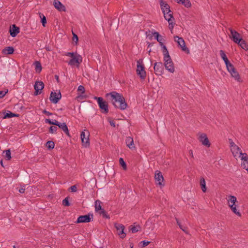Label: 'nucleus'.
<instances>
[{"label":"nucleus","instance_id":"51","mask_svg":"<svg viewBox=\"0 0 248 248\" xmlns=\"http://www.w3.org/2000/svg\"><path fill=\"white\" fill-rule=\"evenodd\" d=\"M45 121V123L46 124H53V121L51 120L50 119H46Z\"/></svg>","mask_w":248,"mask_h":248},{"label":"nucleus","instance_id":"18","mask_svg":"<svg viewBox=\"0 0 248 248\" xmlns=\"http://www.w3.org/2000/svg\"><path fill=\"white\" fill-rule=\"evenodd\" d=\"M53 5L54 7L60 12L66 11V8L59 0H54Z\"/></svg>","mask_w":248,"mask_h":248},{"label":"nucleus","instance_id":"47","mask_svg":"<svg viewBox=\"0 0 248 248\" xmlns=\"http://www.w3.org/2000/svg\"><path fill=\"white\" fill-rule=\"evenodd\" d=\"M241 166L243 169H245L247 171H248V164L247 165L246 164L244 165V162H242Z\"/></svg>","mask_w":248,"mask_h":248},{"label":"nucleus","instance_id":"23","mask_svg":"<svg viewBox=\"0 0 248 248\" xmlns=\"http://www.w3.org/2000/svg\"><path fill=\"white\" fill-rule=\"evenodd\" d=\"M219 54H220V56L221 58L222 59V60L224 61V62H225L226 66H227L228 65L230 64V63H231L230 62V61H229V60L228 59V58L223 50H220L219 51Z\"/></svg>","mask_w":248,"mask_h":248},{"label":"nucleus","instance_id":"27","mask_svg":"<svg viewBox=\"0 0 248 248\" xmlns=\"http://www.w3.org/2000/svg\"><path fill=\"white\" fill-rule=\"evenodd\" d=\"M178 3L184 5L186 7H190L191 5L189 0H175Z\"/></svg>","mask_w":248,"mask_h":248},{"label":"nucleus","instance_id":"24","mask_svg":"<svg viewBox=\"0 0 248 248\" xmlns=\"http://www.w3.org/2000/svg\"><path fill=\"white\" fill-rule=\"evenodd\" d=\"M19 116V114L14 113L11 112L10 111L8 110V111H7V112H6L4 113V115L3 118V119L10 118L14 117H18Z\"/></svg>","mask_w":248,"mask_h":248},{"label":"nucleus","instance_id":"26","mask_svg":"<svg viewBox=\"0 0 248 248\" xmlns=\"http://www.w3.org/2000/svg\"><path fill=\"white\" fill-rule=\"evenodd\" d=\"M231 151L234 157H236L237 155H240L241 149L237 146H233V148H231Z\"/></svg>","mask_w":248,"mask_h":248},{"label":"nucleus","instance_id":"48","mask_svg":"<svg viewBox=\"0 0 248 248\" xmlns=\"http://www.w3.org/2000/svg\"><path fill=\"white\" fill-rule=\"evenodd\" d=\"M66 56L71 57L72 58L76 56L74 52H67L66 54Z\"/></svg>","mask_w":248,"mask_h":248},{"label":"nucleus","instance_id":"40","mask_svg":"<svg viewBox=\"0 0 248 248\" xmlns=\"http://www.w3.org/2000/svg\"><path fill=\"white\" fill-rule=\"evenodd\" d=\"M57 127L55 126H51L49 129L50 133H56L57 130Z\"/></svg>","mask_w":248,"mask_h":248},{"label":"nucleus","instance_id":"7","mask_svg":"<svg viewBox=\"0 0 248 248\" xmlns=\"http://www.w3.org/2000/svg\"><path fill=\"white\" fill-rule=\"evenodd\" d=\"M93 219V216L92 214H88L87 215L80 216L78 217L77 221L76 223H88L92 221Z\"/></svg>","mask_w":248,"mask_h":248},{"label":"nucleus","instance_id":"25","mask_svg":"<svg viewBox=\"0 0 248 248\" xmlns=\"http://www.w3.org/2000/svg\"><path fill=\"white\" fill-rule=\"evenodd\" d=\"M227 201L229 206L231 205L233 206L235 205V203L237 202V199L235 196L230 195L228 197Z\"/></svg>","mask_w":248,"mask_h":248},{"label":"nucleus","instance_id":"36","mask_svg":"<svg viewBox=\"0 0 248 248\" xmlns=\"http://www.w3.org/2000/svg\"><path fill=\"white\" fill-rule=\"evenodd\" d=\"M46 146L48 149L51 150L54 148L55 143L52 141H48L46 143Z\"/></svg>","mask_w":248,"mask_h":248},{"label":"nucleus","instance_id":"35","mask_svg":"<svg viewBox=\"0 0 248 248\" xmlns=\"http://www.w3.org/2000/svg\"><path fill=\"white\" fill-rule=\"evenodd\" d=\"M232 211L236 215H238V216H241V214L237 210V209H236V205H233L232 206V205H230L229 206Z\"/></svg>","mask_w":248,"mask_h":248},{"label":"nucleus","instance_id":"58","mask_svg":"<svg viewBox=\"0 0 248 248\" xmlns=\"http://www.w3.org/2000/svg\"><path fill=\"white\" fill-rule=\"evenodd\" d=\"M147 38H148L149 39L151 40V39H152V37H153V36H150V35L149 34V35H147Z\"/></svg>","mask_w":248,"mask_h":248},{"label":"nucleus","instance_id":"12","mask_svg":"<svg viewBox=\"0 0 248 248\" xmlns=\"http://www.w3.org/2000/svg\"><path fill=\"white\" fill-rule=\"evenodd\" d=\"M156 181L157 184L162 188L165 185L164 177L162 173L159 170H156Z\"/></svg>","mask_w":248,"mask_h":248},{"label":"nucleus","instance_id":"20","mask_svg":"<svg viewBox=\"0 0 248 248\" xmlns=\"http://www.w3.org/2000/svg\"><path fill=\"white\" fill-rule=\"evenodd\" d=\"M125 143L126 146L130 149H135V147L134 144V141L133 138L130 137H126L125 140Z\"/></svg>","mask_w":248,"mask_h":248},{"label":"nucleus","instance_id":"10","mask_svg":"<svg viewBox=\"0 0 248 248\" xmlns=\"http://www.w3.org/2000/svg\"><path fill=\"white\" fill-rule=\"evenodd\" d=\"M114 227L117 231V234L121 238H124L126 236V233L124 232L125 227L124 225L118 223L114 224Z\"/></svg>","mask_w":248,"mask_h":248},{"label":"nucleus","instance_id":"63","mask_svg":"<svg viewBox=\"0 0 248 248\" xmlns=\"http://www.w3.org/2000/svg\"><path fill=\"white\" fill-rule=\"evenodd\" d=\"M0 164H1V166H3V163H2V160H1V161H0Z\"/></svg>","mask_w":248,"mask_h":248},{"label":"nucleus","instance_id":"41","mask_svg":"<svg viewBox=\"0 0 248 248\" xmlns=\"http://www.w3.org/2000/svg\"><path fill=\"white\" fill-rule=\"evenodd\" d=\"M85 88H84V87L83 86L79 85L78 87V91L80 92V93L81 94L84 93H85Z\"/></svg>","mask_w":248,"mask_h":248},{"label":"nucleus","instance_id":"4","mask_svg":"<svg viewBox=\"0 0 248 248\" xmlns=\"http://www.w3.org/2000/svg\"><path fill=\"white\" fill-rule=\"evenodd\" d=\"M137 74L139 76L141 79H144L146 77V73L145 71V68L142 59H139L137 61Z\"/></svg>","mask_w":248,"mask_h":248},{"label":"nucleus","instance_id":"33","mask_svg":"<svg viewBox=\"0 0 248 248\" xmlns=\"http://www.w3.org/2000/svg\"><path fill=\"white\" fill-rule=\"evenodd\" d=\"M39 16L41 19V22L43 27H45L46 24V19L45 16L41 13H39Z\"/></svg>","mask_w":248,"mask_h":248},{"label":"nucleus","instance_id":"55","mask_svg":"<svg viewBox=\"0 0 248 248\" xmlns=\"http://www.w3.org/2000/svg\"><path fill=\"white\" fill-rule=\"evenodd\" d=\"M189 154L192 157H193V152L191 150L189 151Z\"/></svg>","mask_w":248,"mask_h":248},{"label":"nucleus","instance_id":"9","mask_svg":"<svg viewBox=\"0 0 248 248\" xmlns=\"http://www.w3.org/2000/svg\"><path fill=\"white\" fill-rule=\"evenodd\" d=\"M230 31L231 35H230V37L232 39V40L235 42V43H239L240 41L242 39L241 37L240 34L238 33L237 31L233 30L232 28L229 29Z\"/></svg>","mask_w":248,"mask_h":248},{"label":"nucleus","instance_id":"39","mask_svg":"<svg viewBox=\"0 0 248 248\" xmlns=\"http://www.w3.org/2000/svg\"><path fill=\"white\" fill-rule=\"evenodd\" d=\"M150 243L149 241H142L140 243V247L141 248H144Z\"/></svg>","mask_w":248,"mask_h":248},{"label":"nucleus","instance_id":"29","mask_svg":"<svg viewBox=\"0 0 248 248\" xmlns=\"http://www.w3.org/2000/svg\"><path fill=\"white\" fill-rule=\"evenodd\" d=\"M140 226L139 225L137 226L130 225L129 226L130 231L133 233L138 232L140 230Z\"/></svg>","mask_w":248,"mask_h":248},{"label":"nucleus","instance_id":"49","mask_svg":"<svg viewBox=\"0 0 248 248\" xmlns=\"http://www.w3.org/2000/svg\"><path fill=\"white\" fill-rule=\"evenodd\" d=\"M110 124L113 126V127H115V122L113 121V120H110L109 119L108 120Z\"/></svg>","mask_w":248,"mask_h":248},{"label":"nucleus","instance_id":"5","mask_svg":"<svg viewBox=\"0 0 248 248\" xmlns=\"http://www.w3.org/2000/svg\"><path fill=\"white\" fill-rule=\"evenodd\" d=\"M94 100H97L98 105L102 112L107 114L108 112V103L104 101L103 99L101 97L94 96Z\"/></svg>","mask_w":248,"mask_h":248},{"label":"nucleus","instance_id":"64","mask_svg":"<svg viewBox=\"0 0 248 248\" xmlns=\"http://www.w3.org/2000/svg\"><path fill=\"white\" fill-rule=\"evenodd\" d=\"M152 33H153V35H154V36L155 35V32H153Z\"/></svg>","mask_w":248,"mask_h":248},{"label":"nucleus","instance_id":"50","mask_svg":"<svg viewBox=\"0 0 248 248\" xmlns=\"http://www.w3.org/2000/svg\"><path fill=\"white\" fill-rule=\"evenodd\" d=\"M43 113L47 116H50V115H51L52 114V113L49 112V111H46V109L44 110L43 111Z\"/></svg>","mask_w":248,"mask_h":248},{"label":"nucleus","instance_id":"8","mask_svg":"<svg viewBox=\"0 0 248 248\" xmlns=\"http://www.w3.org/2000/svg\"><path fill=\"white\" fill-rule=\"evenodd\" d=\"M89 136L90 133L89 131L86 129H84V130L81 133L80 138L82 143L85 147H88L90 145Z\"/></svg>","mask_w":248,"mask_h":248},{"label":"nucleus","instance_id":"15","mask_svg":"<svg viewBox=\"0 0 248 248\" xmlns=\"http://www.w3.org/2000/svg\"><path fill=\"white\" fill-rule=\"evenodd\" d=\"M156 40L159 42L160 46H161V50L163 53H164V48H167L166 46L164 45V43L165 41V37L159 34L158 32H156Z\"/></svg>","mask_w":248,"mask_h":248},{"label":"nucleus","instance_id":"6","mask_svg":"<svg viewBox=\"0 0 248 248\" xmlns=\"http://www.w3.org/2000/svg\"><path fill=\"white\" fill-rule=\"evenodd\" d=\"M228 71L230 73L232 77L234 78L235 80L239 82H241L240 75L237 71L236 69L234 67L232 63L226 66Z\"/></svg>","mask_w":248,"mask_h":248},{"label":"nucleus","instance_id":"13","mask_svg":"<svg viewBox=\"0 0 248 248\" xmlns=\"http://www.w3.org/2000/svg\"><path fill=\"white\" fill-rule=\"evenodd\" d=\"M44 87V84L42 81H36L34 85L35 92L34 93L35 95H37L41 93V91Z\"/></svg>","mask_w":248,"mask_h":248},{"label":"nucleus","instance_id":"44","mask_svg":"<svg viewBox=\"0 0 248 248\" xmlns=\"http://www.w3.org/2000/svg\"><path fill=\"white\" fill-rule=\"evenodd\" d=\"M72 40L74 42H76V43H77V42L78 41V37L77 36V35H76V34H75L73 32V38H72Z\"/></svg>","mask_w":248,"mask_h":248},{"label":"nucleus","instance_id":"38","mask_svg":"<svg viewBox=\"0 0 248 248\" xmlns=\"http://www.w3.org/2000/svg\"><path fill=\"white\" fill-rule=\"evenodd\" d=\"M119 163L120 165L122 166L123 169L125 170L126 169V165L123 158H120L119 159Z\"/></svg>","mask_w":248,"mask_h":248},{"label":"nucleus","instance_id":"45","mask_svg":"<svg viewBox=\"0 0 248 248\" xmlns=\"http://www.w3.org/2000/svg\"><path fill=\"white\" fill-rule=\"evenodd\" d=\"M70 188L71 189V191L72 192H75L77 190V187L76 185H74V186H71L70 187Z\"/></svg>","mask_w":248,"mask_h":248},{"label":"nucleus","instance_id":"56","mask_svg":"<svg viewBox=\"0 0 248 248\" xmlns=\"http://www.w3.org/2000/svg\"><path fill=\"white\" fill-rule=\"evenodd\" d=\"M180 228L185 232H186V228L183 227L182 225H180Z\"/></svg>","mask_w":248,"mask_h":248},{"label":"nucleus","instance_id":"57","mask_svg":"<svg viewBox=\"0 0 248 248\" xmlns=\"http://www.w3.org/2000/svg\"><path fill=\"white\" fill-rule=\"evenodd\" d=\"M176 220L177 224L179 226V227H180V225H182L181 224L179 220L177 218H176Z\"/></svg>","mask_w":248,"mask_h":248},{"label":"nucleus","instance_id":"30","mask_svg":"<svg viewBox=\"0 0 248 248\" xmlns=\"http://www.w3.org/2000/svg\"><path fill=\"white\" fill-rule=\"evenodd\" d=\"M237 44H238L241 47V48H242L244 50H248V45L247 43L246 42V41H244V40L241 39L240 41V42L237 43Z\"/></svg>","mask_w":248,"mask_h":248},{"label":"nucleus","instance_id":"28","mask_svg":"<svg viewBox=\"0 0 248 248\" xmlns=\"http://www.w3.org/2000/svg\"><path fill=\"white\" fill-rule=\"evenodd\" d=\"M200 186H201L202 191L203 192H205L206 191L207 188L206 186L205 181L203 177H202L200 179Z\"/></svg>","mask_w":248,"mask_h":248},{"label":"nucleus","instance_id":"32","mask_svg":"<svg viewBox=\"0 0 248 248\" xmlns=\"http://www.w3.org/2000/svg\"><path fill=\"white\" fill-rule=\"evenodd\" d=\"M35 69L36 72L40 73L42 70V66L41 63L38 61L34 62Z\"/></svg>","mask_w":248,"mask_h":248},{"label":"nucleus","instance_id":"16","mask_svg":"<svg viewBox=\"0 0 248 248\" xmlns=\"http://www.w3.org/2000/svg\"><path fill=\"white\" fill-rule=\"evenodd\" d=\"M82 62V57L80 55L76 56L71 59L68 62V64L70 65H75L76 64H77V66Z\"/></svg>","mask_w":248,"mask_h":248},{"label":"nucleus","instance_id":"2","mask_svg":"<svg viewBox=\"0 0 248 248\" xmlns=\"http://www.w3.org/2000/svg\"><path fill=\"white\" fill-rule=\"evenodd\" d=\"M160 6L164 17L169 23V28L172 31L175 24V19L173 16V13L170 10V5L163 0H159Z\"/></svg>","mask_w":248,"mask_h":248},{"label":"nucleus","instance_id":"37","mask_svg":"<svg viewBox=\"0 0 248 248\" xmlns=\"http://www.w3.org/2000/svg\"><path fill=\"white\" fill-rule=\"evenodd\" d=\"M3 153H5V157L7 160H10L11 158V151L10 149L6 150L3 152Z\"/></svg>","mask_w":248,"mask_h":248},{"label":"nucleus","instance_id":"42","mask_svg":"<svg viewBox=\"0 0 248 248\" xmlns=\"http://www.w3.org/2000/svg\"><path fill=\"white\" fill-rule=\"evenodd\" d=\"M62 204L64 206H69L70 205V203L69 202L68 197L65 198L63 201H62Z\"/></svg>","mask_w":248,"mask_h":248},{"label":"nucleus","instance_id":"52","mask_svg":"<svg viewBox=\"0 0 248 248\" xmlns=\"http://www.w3.org/2000/svg\"><path fill=\"white\" fill-rule=\"evenodd\" d=\"M61 123L59 122L58 121L55 120L54 121H53V124L52 125H54L56 126H58Z\"/></svg>","mask_w":248,"mask_h":248},{"label":"nucleus","instance_id":"22","mask_svg":"<svg viewBox=\"0 0 248 248\" xmlns=\"http://www.w3.org/2000/svg\"><path fill=\"white\" fill-rule=\"evenodd\" d=\"M14 48L12 46H7L2 50V53L4 55H10L14 53Z\"/></svg>","mask_w":248,"mask_h":248},{"label":"nucleus","instance_id":"11","mask_svg":"<svg viewBox=\"0 0 248 248\" xmlns=\"http://www.w3.org/2000/svg\"><path fill=\"white\" fill-rule=\"evenodd\" d=\"M174 39L175 41H176L181 46L183 51L186 52L187 54L189 53V50L186 46L185 41L182 37L176 36L174 37Z\"/></svg>","mask_w":248,"mask_h":248},{"label":"nucleus","instance_id":"14","mask_svg":"<svg viewBox=\"0 0 248 248\" xmlns=\"http://www.w3.org/2000/svg\"><path fill=\"white\" fill-rule=\"evenodd\" d=\"M62 95L60 92L58 93L52 92L49 97L50 100L54 104L57 103L61 98Z\"/></svg>","mask_w":248,"mask_h":248},{"label":"nucleus","instance_id":"53","mask_svg":"<svg viewBox=\"0 0 248 248\" xmlns=\"http://www.w3.org/2000/svg\"><path fill=\"white\" fill-rule=\"evenodd\" d=\"M25 191V188L24 187H22L19 190V192L21 193H24Z\"/></svg>","mask_w":248,"mask_h":248},{"label":"nucleus","instance_id":"62","mask_svg":"<svg viewBox=\"0 0 248 248\" xmlns=\"http://www.w3.org/2000/svg\"><path fill=\"white\" fill-rule=\"evenodd\" d=\"M130 248H133V245L132 244H130Z\"/></svg>","mask_w":248,"mask_h":248},{"label":"nucleus","instance_id":"59","mask_svg":"<svg viewBox=\"0 0 248 248\" xmlns=\"http://www.w3.org/2000/svg\"><path fill=\"white\" fill-rule=\"evenodd\" d=\"M55 78H56V79L57 80V81H58L59 80V76H57V75H55Z\"/></svg>","mask_w":248,"mask_h":248},{"label":"nucleus","instance_id":"34","mask_svg":"<svg viewBox=\"0 0 248 248\" xmlns=\"http://www.w3.org/2000/svg\"><path fill=\"white\" fill-rule=\"evenodd\" d=\"M98 213L100 215H102L104 218L108 219L110 218L109 216L107 214V212L104 209H102V210H99V212H98Z\"/></svg>","mask_w":248,"mask_h":248},{"label":"nucleus","instance_id":"61","mask_svg":"<svg viewBox=\"0 0 248 248\" xmlns=\"http://www.w3.org/2000/svg\"><path fill=\"white\" fill-rule=\"evenodd\" d=\"M155 64H156V66H159V65H161V63H158V65H157V62H156V63H155Z\"/></svg>","mask_w":248,"mask_h":248},{"label":"nucleus","instance_id":"46","mask_svg":"<svg viewBox=\"0 0 248 248\" xmlns=\"http://www.w3.org/2000/svg\"><path fill=\"white\" fill-rule=\"evenodd\" d=\"M7 92H8V90H7L6 91H0V98L4 97Z\"/></svg>","mask_w":248,"mask_h":248},{"label":"nucleus","instance_id":"17","mask_svg":"<svg viewBox=\"0 0 248 248\" xmlns=\"http://www.w3.org/2000/svg\"><path fill=\"white\" fill-rule=\"evenodd\" d=\"M199 140L200 142L202 143V144L203 145L206 146L207 147H209L211 145L210 141L207 137V135L204 133L201 134V135L199 137Z\"/></svg>","mask_w":248,"mask_h":248},{"label":"nucleus","instance_id":"43","mask_svg":"<svg viewBox=\"0 0 248 248\" xmlns=\"http://www.w3.org/2000/svg\"><path fill=\"white\" fill-rule=\"evenodd\" d=\"M147 44H148V46L147 50H148L149 54L150 55V53L152 51V50L151 48H150V47L154 46V43H149L148 42H147Z\"/></svg>","mask_w":248,"mask_h":248},{"label":"nucleus","instance_id":"21","mask_svg":"<svg viewBox=\"0 0 248 248\" xmlns=\"http://www.w3.org/2000/svg\"><path fill=\"white\" fill-rule=\"evenodd\" d=\"M58 127L61 128L69 137H71L69 134L68 128L65 123H60Z\"/></svg>","mask_w":248,"mask_h":248},{"label":"nucleus","instance_id":"19","mask_svg":"<svg viewBox=\"0 0 248 248\" xmlns=\"http://www.w3.org/2000/svg\"><path fill=\"white\" fill-rule=\"evenodd\" d=\"M20 29L16 25L14 24L10 27V34L12 37H16L17 34L19 32Z\"/></svg>","mask_w":248,"mask_h":248},{"label":"nucleus","instance_id":"1","mask_svg":"<svg viewBox=\"0 0 248 248\" xmlns=\"http://www.w3.org/2000/svg\"><path fill=\"white\" fill-rule=\"evenodd\" d=\"M106 97L116 108L124 110L127 107V104L124 97L116 92L113 91L107 93Z\"/></svg>","mask_w":248,"mask_h":248},{"label":"nucleus","instance_id":"60","mask_svg":"<svg viewBox=\"0 0 248 248\" xmlns=\"http://www.w3.org/2000/svg\"><path fill=\"white\" fill-rule=\"evenodd\" d=\"M153 69L155 70V63L154 64H153Z\"/></svg>","mask_w":248,"mask_h":248},{"label":"nucleus","instance_id":"31","mask_svg":"<svg viewBox=\"0 0 248 248\" xmlns=\"http://www.w3.org/2000/svg\"><path fill=\"white\" fill-rule=\"evenodd\" d=\"M101 202L99 200H96L95 201V211L97 212H99V210H102L103 209L101 205Z\"/></svg>","mask_w":248,"mask_h":248},{"label":"nucleus","instance_id":"3","mask_svg":"<svg viewBox=\"0 0 248 248\" xmlns=\"http://www.w3.org/2000/svg\"><path fill=\"white\" fill-rule=\"evenodd\" d=\"M164 50H165L164 53H163L165 67L170 72L173 73L174 72L173 63L170 58L167 48L164 47Z\"/></svg>","mask_w":248,"mask_h":248},{"label":"nucleus","instance_id":"54","mask_svg":"<svg viewBox=\"0 0 248 248\" xmlns=\"http://www.w3.org/2000/svg\"><path fill=\"white\" fill-rule=\"evenodd\" d=\"M229 140H231L230 143L232 148H233V146H237L234 144V143L232 140H231L230 139Z\"/></svg>","mask_w":248,"mask_h":248}]
</instances>
